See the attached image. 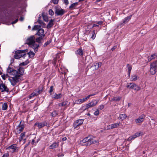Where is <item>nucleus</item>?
<instances>
[{
	"label": "nucleus",
	"instance_id": "1",
	"mask_svg": "<svg viewBox=\"0 0 157 157\" xmlns=\"http://www.w3.org/2000/svg\"><path fill=\"white\" fill-rule=\"evenodd\" d=\"M24 71V68L21 67H19L17 71L10 67H8L7 69L6 75L11 76L9 79L12 85L15 86L20 81L21 76L23 75Z\"/></svg>",
	"mask_w": 157,
	"mask_h": 157
},
{
	"label": "nucleus",
	"instance_id": "2",
	"mask_svg": "<svg viewBox=\"0 0 157 157\" xmlns=\"http://www.w3.org/2000/svg\"><path fill=\"white\" fill-rule=\"evenodd\" d=\"M35 40L36 37L34 36H31L27 39L26 44L34 49L35 52H36L37 51L39 44L36 43Z\"/></svg>",
	"mask_w": 157,
	"mask_h": 157
},
{
	"label": "nucleus",
	"instance_id": "3",
	"mask_svg": "<svg viewBox=\"0 0 157 157\" xmlns=\"http://www.w3.org/2000/svg\"><path fill=\"white\" fill-rule=\"evenodd\" d=\"M92 137V136H89L85 138L80 141L79 144H81L82 145L88 146L92 144H96L98 142V140L96 141L93 140Z\"/></svg>",
	"mask_w": 157,
	"mask_h": 157
},
{
	"label": "nucleus",
	"instance_id": "4",
	"mask_svg": "<svg viewBox=\"0 0 157 157\" xmlns=\"http://www.w3.org/2000/svg\"><path fill=\"white\" fill-rule=\"evenodd\" d=\"M27 51V49L16 51H15V55L14 56V58L15 59H18L21 57H23L24 58L26 56V53Z\"/></svg>",
	"mask_w": 157,
	"mask_h": 157
},
{
	"label": "nucleus",
	"instance_id": "5",
	"mask_svg": "<svg viewBox=\"0 0 157 157\" xmlns=\"http://www.w3.org/2000/svg\"><path fill=\"white\" fill-rule=\"evenodd\" d=\"M157 71V61H155L150 64V72L152 75H154Z\"/></svg>",
	"mask_w": 157,
	"mask_h": 157
},
{
	"label": "nucleus",
	"instance_id": "6",
	"mask_svg": "<svg viewBox=\"0 0 157 157\" xmlns=\"http://www.w3.org/2000/svg\"><path fill=\"white\" fill-rule=\"evenodd\" d=\"M98 101L99 100L97 101H96V100H94L92 101L91 102L87 104L86 105L85 109H86L90 107H92L95 106L97 104Z\"/></svg>",
	"mask_w": 157,
	"mask_h": 157
},
{
	"label": "nucleus",
	"instance_id": "7",
	"mask_svg": "<svg viewBox=\"0 0 157 157\" xmlns=\"http://www.w3.org/2000/svg\"><path fill=\"white\" fill-rule=\"evenodd\" d=\"M0 89L2 92H8L9 90V88L3 82H2L0 85Z\"/></svg>",
	"mask_w": 157,
	"mask_h": 157
},
{
	"label": "nucleus",
	"instance_id": "8",
	"mask_svg": "<svg viewBox=\"0 0 157 157\" xmlns=\"http://www.w3.org/2000/svg\"><path fill=\"white\" fill-rule=\"evenodd\" d=\"M120 124V123H118L110 125L107 126V129L109 130L117 128L119 126Z\"/></svg>",
	"mask_w": 157,
	"mask_h": 157
},
{
	"label": "nucleus",
	"instance_id": "9",
	"mask_svg": "<svg viewBox=\"0 0 157 157\" xmlns=\"http://www.w3.org/2000/svg\"><path fill=\"white\" fill-rule=\"evenodd\" d=\"M47 123L46 121H44L43 122H36L35 125L38 127L39 128H41L47 125Z\"/></svg>",
	"mask_w": 157,
	"mask_h": 157
},
{
	"label": "nucleus",
	"instance_id": "10",
	"mask_svg": "<svg viewBox=\"0 0 157 157\" xmlns=\"http://www.w3.org/2000/svg\"><path fill=\"white\" fill-rule=\"evenodd\" d=\"M17 145L16 144H14L8 147L9 149L11 150V151L12 152H14L18 151L17 150Z\"/></svg>",
	"mask_w": 157,
	"mask_h": 157
},
{
	"label": "nucleus",
	"instance_id": "11",
	"mask_svg": "<svg viewBox=\"0 0 157 157\" xmlns=\"http://www.w3.org/2000/svg\"><path fill=\"white\" fill-rule=\"evenodd\" d=\"M65 13V11L62 9H56L55 11V14L57 15H62Z\"/></svg>",
	"mask_w": 157,
	"mask_h": 157
},
{
	"label": "nucleus",
	"instance_id": "12",
	"mask_svg": "<svg viewBox=\"0 0 157 157\" xmlns=\"http://www.w3.org/2000/svg\"><path fill=\"white\" fill-rule=\"evenodd\" d=\"M21 121L20 122L19 125L17 126L16 129L17 132L18 133H20L22 132L24 128V125L23 124L21 125Z\"/></svg>",
	"mask_w": 157,
	"mask_h": 157
},
{
	"label": "nucleus",
	"instance_id": "13",
	"mask_svg": "<svg viewBox=\"0 0 157 157\" xmlns=\"http://www.w3.org/2000/svg\"><path fill=\"white\" fill-rule=\"evenodd\" d=\"M44 30L43 29H39L37 33H36L37 35H38L39 36H43V35H44Z\"/></svg>",
	"mask_w": 157,
	"mask_h": 157
},
{
	"label": "nucleus",
	"instance_id": "14",
	"mask_svg": "<svg viewBox=\"0 0 157 157\" xmlns=\"http://www.w3.org/2000/svg\"><path fill=\"white\" fill-rule=\"evenodd\" d=\"M102 63L101 62H99L98 63H96L94 64L93 67H94L95 70H97L98 68L100 67L102 65Z\"/></svg>",
	"mask_w": 157,
	"mask_h": 157
},
{
	"label": "nucleus",
	"instance_id": "15",
	"mask_svg": "<svg viewBox=\"0 0 157 157\" xmlns=\"http://www.w3.org/2000/svg\"><path fill=\"white\" fill-rule=\"evenodd\" d=\"M44 36L45 35H43V36H40V37L36 38L35 42L36 41V42L38 43L39 44V43L41 42V40H43Z\"/></svg>",
	"mask_w": 157,
	"mask_h": 157
},
{
	"label": "nucleus",
	"instance_id": "16",
	"mask_svg": "<svg viewBox=\"0 0 157 157\" xmlns=\"http://www.w3.org/2000/svg\"><path fill=\"white\" fill-rule=\"evenodd\" d=\"M135 84L134 83H128L126 86L128 88L133 89Z\"/></svg>",
	"mask_w": 157,
	"mask_h": 157
},
{
	"label": "nucleus",
	"instance_id": "17",
	"mask_svg": "<svg viewBox=\"0 0 157 157\" xmlns=\"http://www.w3.org/2000/svg\"><path fill=\"white\" fill-rule=\"evenodd\" d=\"M132 16V15H130L129 16L125 18L123 20L122 24H125V23L128 22L131 19Z\"/></svg>",
	"mask_w": 157,
	"mask_h": 157
},
{
	"label": "nucleus",
	"instance_id": "18",
	"mask_svg": "<svg viewBox=\"0 0 157 157\" xmlns=\"http://www.w3.org/2000/svg\"><path fill=\"white\" fill-rule=\"evenodd\" d=\"M54 20L51 19L49 22L48 24V25L47 27L48 29H50L54 25L53 23Z\"/></svg>",
	"mask_w": 157,
	"mask_h": 157
},
{
	"label": "nucleus",
	"instance_id": "19",
	"mask_svg": "<svg viewBox=\"0 0 157 157\" xmlns=\"http://www.w3.org/2000/svg\"><path fill=\"white\" fill-rule=\"evenodd\" d=\"M75 54L77 55H79L80 56H82L83 55V51L82 49L79 48L75 52Z\"/></svg>",
	"mask_w": 157,
	"mask_h": 157
},
{
	"label": "nucleus",
	"instance_id": "20",
	"mask_svg": "<svg viewBox=\"0 0 157 157\" xmlns=\"http://www.w3.org/2000/svg\"><path fill=\"white\" fill-rule=\"evenodd\" d=\"M78 5V2L74 3L71 4V5L70 6L69 8L70 10H73L74 9H75L76 7Z\"/></svg>",
	"mask_w": 157,
	"mask_h": 157
},
{
	"label": "nucleus",
	"instance_id": "21",
	"mask_svg": "<svg viewBox=\"0 0 157 157\" xmlns=\"http://www.w3.org/2000/svg\"><path fill=\"white\" fill-rule=\"evenodd\" d=\"M61 94H57L56 93H55L53 95V98L55 99H58L59 98H61Z\"/></svg>",
	"mask_w": 157,
	"mask_h": 157
},
{
	"label": "nucleus",
	"instance_id": "22",
	"mask_svg": "<svg viewBox=\"0 0 157 157\" xmlns=\"http://www.w3.org/2000/svg\"><path fill=\"white\" fill-rule=\"evenodd\" d=\"M127 67H128L127 69L128 70V76H129L130 74L131 71L132 69V67L131 66L128 64H127Z\"/></svg>",
	"mask_w": 157,
	"mask_h": 157
},
{
	"label": "nucleus",
	"instance_id": "23",
	"mask_svg": "<svg viewBox=\"0 0 157 157\" xmlns=\"http://www.w3.org/2000/svg\"><path fill=\"white\" fill-rule=\"evenodd\" d=\"M8 107V105L6 102L4 103L2 105V109L5 110L7 109Z\"/></svg>",
	"mask_w": 157,
	"mask_h": 157
},
{
	"label": "nucleus",
	"instance_id": "24",
	"mask_svg": "<svg viewBox=\"0 0 157 157\" xmlns=\"http://www.w3.org/2000/svg\"><path fill=\"white\" fill-rule=\"evenodd\" d=\"M156 55L155 54L152 55H151L150 57H148V60L149 61H151V60L155 59V57H156Z\"/></svg>",
	"mask_w": 157,
	"mask_h": 157
},
{
	"label": "nucleus",
	"instance_id": "25",
	"mask_svg": "<svg viewBox=\"0 0 157 157\" xmlns=\"http://www.w3.org/2000/svg\"><path fill=\"white\" fill-rule=\"evenodd\" d=\"M58 145L56 143H54L52 144L49 147L50 149H53L56 148Z\"/></svg>",
	"mask_w": 157,
	"mask_h": 157
},
{
	"label": "nucleus",
	"instance_id": "26",
	"mask_svg": "<svg viewBox=\"0 0 157 157\" xmlns=\"http://www.w3.org/2000/svg\"><path fill=\"white\" fill-rule=\"evenodd\" d=\"M25 132H24L21 134L20 136L21 137V139H24V143H25V140H26V138H25Z\"/></svg>",
	"mask_w": 157,
	"mask_h": 157
},
{
	"label": "nucleus",
	"instance_id": "27",
	"mask_svg": "<svg viewBox=\"0 0 157 157\" xmlns=\"http://www.w3.org/2000/svg\"><path fill=\"white\" fill-rule=\"evenodd\" d=\"M83 119H79L77 120L76 121V122L78 124L79 126L82 124L83 123Z\"/></svg>",
	"mask_w": 157,
	"mask_h": 157
},
{
	"label": "nucleus",
	"instance_id": "28",
	"mask_svg": "<svg viewBox=\"0 0 157 157\" xmlns=\"http://www.w3.org/2000/svg\"><path fill=\"white\" fill-rule=\"evenodd\" d=\"M26 55H28L30 58L33 57L35 55V53L32 51H30L29 52L26 53Z\"/></svg>",
	"mask_w": 157,
	"mask_h": 157
},
{
	"label": "nucleus",
	"instance_id": "29",
	"mask_svg": "<svg viewBox=\"0 0 157 157\" xmlns=\"http://www.w3.org/2000/svg\"><path fill=\"white\" fill-rule=\"evenodd\" d=\"M41 26L39 25H35L34 27L32 28L33 30H39V29H41Z\"/></svg>",
	"mask_w": 157,
	"mask_h": 157
},
{
	"label": "nucleus",
	"instance_id": "30",
	"mask_svg": "<svg viewBox=\"0 0 157 157\" xmlns=\"http://www.w3.org/2000/svg\"><path fill=\"white\" fill-rule=\"evenodd\" d=\"M144 120V118H137L135 120V122L137 124L143 122Z\"/></svg>",
	"mask_w": 157,
	"mask_h": 157
},
{
	"label": "nucleus",
	"instance_id": "31",
	"mask_svg": "<svg viewBox=\"0 0 157 157\" xmlns=\"http://www.w3.org/2000/svg\"><path fill=\"white\" fill-rule=\"evenodd\" d=\"M143 134V133L142 132H137L136 133L134 134V136L136 138L138 137L139 136H140L141 135H142Z\"/></svg>",
	"mask_w": 157,
	"mask_h": 157
},
{
	"label": "nucleus",
	"instance_id": "32",
	"mask_svg": "<svg viewBox=\"0 0 157 157\" xmlns=\"http://www.w3.org/2000/svg\"><path fill=\"white\" fill-rule=\"evenodd\" d=\"M134 86L135 87H134L133 89L135 90L138 91L141 90V88L140 87L136 85V84H135Z\"/></svg>",
	"mask_w": 157,
	"mask_h": 157
},
{
	"label": "nucleus",
	"instance_id": "33",
	"mask_svg": "<svg viewBox=\"0 0 157 157\" xmlns=\"http://www.w3.org/2000/svg\"><path fill=\"white\" fill-rule=\"evenodd\" d=\"M121 99V97H115L111 99V101H119Z\"/></svg>",
	"mask_w": 157,
	"mask_h": 157
},
{
	"label": "nucleus",
	"instance_id": "34",
	"mask_svg": "<svg viewBox=\"0 0 157 157\" xmlns=\"http://www.w3.org/2000/svg\"><path fill=\"white\" fill-rule=\"evenodd\" d=\"M136 137H135L134 135H133L127 139V140L128 141H130L132 140H134Z\"/></svg>",
	"mask_w": 157,
	"mask_h": 157
},
{
	"label": "nucleus",
	"instance_id": "35",
	"mask_svg": "<svg viewBox=\"0 0 157 157\" xmlns=\"http://www.w3.org/2000/svg\"><path fill=\"white\" fill-rule=\"evenodd\" d=\"M88 99V97H87L86 98H84L82 99H80V103H83V102L85 101L86 100H87Z\"/></svg>",
	"mask_w": 157,
	"mask_h": 157
},
{
	"label": "nucleus",
	"instance_id": "36",
	"mask_svg": "<svg viewBox=\"0 0 157 157\" xmlns=\"http://www.w3.org/2000/svg\"><path fill=\"white\" fill-rule=\"evenodd\" d=\"M52 40V39H50L47 42H45L44 44V46L45 47L46 46H47L51 42Z\"/></svg>",
	"mask_w": 157,
	"mask_h": 157
},
{
	"label": "nucleus",
	"instance_id": "37",
	"mask_svg": "<svg viewBox=\"0 0 157 157\" xmlns=\"http://www.w3.org/2000/svg\"><path fill=\"white\" fill-rule=\"evenodd\" d=\"M29 63V62L27 61H26L25 62H22L21 63H20L19 64V66H25L27 65Z\"/></svg>",
	"mask_w": 157,
	"mask_h": 157
},
{
	"label": "nucleus",
	"instance_id": "38",
	"mask_svg": "<svg viewBox=\"0 0 157 157\" xmlns=\"http://www.w3.org/2000/svg\"><path fill=\"white\" fill-rule=\"evenodd\" d=\"M96 34H95V30H94L92 32V35L91 37V38H92L93 40L95 38Z\"/></svg>",
	"mask_w": 157,
	"mask_h": 157
},
{
	"label": "nucleus",
	"instance_id": "39",
	"mask_svg": "<svg viewBox=\"0 0 157 157\" xmlns=\"http://www.w3.org/2000/svg\"><path fill=\"white\" fill-rule=\"evenodd\" d=\"M58 114L57 111H54L52 113V117H56Z\"/></svg>",
	"mask_w": 157,
	"mask_h": 157
},
{
	"label": "nucleus",
	"instance_id": "40",
	"mask_svg": "<svg viewBox=\"0 0 157 157\" xmlns=\"http://www.w3.org/2000/svg\"><path fill=\"white\" fill-rule=\"evenodd\" d=\"M131 79L132 81H135L137 79V76L136 75L133 76L132 77Z\"/></svg>",
	"mask_w": 157,
	"mask_h": 157
},
{
	"label": "nucleus",
	"instance_id": "41",
	"mask_svg": "<svg viewBox=\"0 0 157 157\" xmlns=\"http://www.w3.org/2000/svg\"><path fill=\"white\" fill-rule=\"evenodd\" d=\"M36 93H32L29 96V99H30L32 98L35 96H36Z\"/></svg>",
	"mask_w": 157,
	"mask_h": 157
},
{
	"label": "nucleus",
	"instance_id": "42",
	"mask_svg": "<svg viewBox=\"0 0 157 157\" xmlns=\"http://www.w3.org/2000/svg\"><path fill=\"white\" fill-rule=\"evenodd\" d=\"M67 101H64L62 103L59 104V105L60 106L61 105L62 106H65L67 104Z\"/></svg>",
	"mask_w": 157,
	"mask_h": 157
},
{
	"label": "nucleus",
	"instance_id": "43",
	"mask_svg": "<svg viewBox=\"0 0 157 157\" xmlns=\"http://www.w3.org/2000/svg\"><path fill=\"white\" fill-rule=\"evenodd\" d=\"M48 12L49 15L52 16L54 14V12L52 9L49 10Z\"/></svg>",
	"mask_w": 157,
	"mask_h": 157
},
{
	"label": "nucleus",
	"instance_id": "44",
	"mask_svg": "<svg viewBox=\"0 0 157 157\" xmlns=\"http://www.w3.org/2000/svg\"><path fill=\"white\" fill-rule=\"evenodd\" d=\"M127 116L124 114H121L120 115L119 118H126Z\"/></svg>",
	"mask_w": 157,
	"mask_h": 157
},
{
	"label": "nucleus",
	"instance_id": "45",
	"mask_svg": "<svg viewBox=\"0 0 157 157\" xmlns=\"http://www.w3.org/2000/svg\"><path fill=\"white\" fill-rule=\"evenodd\" d=\"M80 99L76 100L75 101L74 103L77 104H81V103H80Z\"/></svg>",
	"mask_w": 157,
	"mask_h": 157
},
{
	"label": "nucleus",
	"instance_id": "46",
	"mask_svg": "<svg viewBox=\"0 0 157 157\" xmlns=\"http://www.w3.org/2000/svg\"><path fill=\"white\" fill-rule=\"evenodd\" d=\"M104 105H101L98 106V108L100 110H101L103 109L104 108Z\"/></svg>",
	"mask_w": 157,
	"mask_h": 157
},
{
	"label": "nucleus",
	"instance_id": "47",
	"mask_svg": "<svg viewBox=\"0 0 157 157\" xmlns=\"http://www.w3.org/2000/svg\"><path fill=\"white\" fill-rule=\"evenodd\" d=\"M43 17L44 20L45 21H48V18L47 16H43Z\"/></svg>",
	"mask_w": 157,
	"mask_h": 157
},
{
	"label": "nucleus",
	"instance_id": "48",
	"mask_svg": "<svg viewBox=\"0 0 157 157\" xmlns=\"http://www.w3.org/2000/svg\"><path fill=\"white\" fill-rule=\"evenodd\" d=\"M79 126V125L78 124H77L75 122L74 125L73 127L75 129L78 128V127Z\"/></svg>",
	"mask_w": 157,
	"mask_h": 157
},
{
	"label": "nucleus",
	"instance_id": "49",
	"mask_svg": "<svg viewBox=\"0 0 157 157\" xmlns=\"http://www.w3.org/2000/svg\"><path fill=\"white\" fill-rule=\"evenodd\" d=\"M94 114L96 116L98 115L99 114V111L98 110H96L94 112Z\"/></svg>",
	"mask_w": 157,
	"mask_h": 157
},
{
	"label": "nucleus",
	"instance_id": "50",
	"mask_svg": "<svg viewBox=\"0 0 157 157\" xmlns=\"http://www.w3.org/2000/svg\"><path fill=\"white\" fill-rule=\"evenodd\" d=\"M59 2V0H52V2L54 4H57Z\"/></svg>",
	"mask_w": 157,
	"mask_h": 157
},
{
	"label": "nucleus",
	"instance_id": "51",
	"mask_svg": "<svg viewBox=\"0 0 157 157\" xmlns=\"http://www.w3.org/2000/svg\"><path fill=\"white\" fill-rule=\"evenodd\" d=\"M63 3L66 5H68L69 3L68 0H63Z\"/></svg>",
	"mask_w": 157,
	"mask_h": 157
},
{
	"label": "nucleus",
	"instance_id": "52",
	"mask_svg": "<svg viewBox=\"0 0 157 157\" xmlns=\"http://www.w3.org/2000/svg\"><path fill=\"white\" fill-rule=\"evenodd\" d=\"M56 58L54 59L52 63L54 65H55L56 64Z\"/></svg>",
	"mask_w": 157,
	"mask_h": 157
},
{
	"label": "nucleus",
	"instance_id": "53",
	"mask_svg": "<svg viewBox=\"0 0 157 157\" xmlns=\"http://www.w3.org/2000/svg\"><path fill=\"white\" fill-rule=\"evenodd\" d=\"M53 86H51L50 88V90H49V92L50 93H51L53 91Z\"/></svg>",
	"mask_w": 157,
	"mask_h": 157
},
{
	"label": "nucleus",
	"instance_id": "54",
	"mask_svg": "<svg viewBox=\"0 0 157 157\" xmlns=\"http://www.w3.org/2000/svg\"><path fill=\"white\" fill-rule=\"evenodd\" d=\"M9 156L8 153H6L3 155L2 157H7Z\"/></svg>",
	"mask_w": 157,
	"mask_h": 157
},
{
	"label": "nucleus",
	"instance_id": "55",
	"mask_svg": "<svg viewBox=\"0 0 157 157\" xmlns=\"http://www.w3.org/2000/svg\"><path fill=\"white\" fill-rule=\"evenodd\" d=\"M18 21V19H16L15 21H13V22H12V24H15L16 23V22H17V21Z\"/></svg>",
	"mask_w": 157,
	"mask_h": 157
},
{
	"label": "nucleus",
	"instance_id": "56",
	"mask_svg": "<svg viewBox=\"0 0 157 157\" xmlns=\"http://www.w3.org/2000/svg\"><path fill=\"white\" fill-rule=\"evenodd\" d=\"M67 137H64L62 138V140L63 141H64L66 140Z\"/></svg>",
	"mask_w": 157,
	"mask_h": 157
},
{
	"label": "nucleus",
	"instance_id": "57",
	"mask_svg": "<svg viewBox=\"0 0 157 157\" xmlns=\"http://www.w3.org/2000/svg\"><path fill=\"white\" fill-rule=\"evenodd\" d=\"M117 48V46H114V47H113L112 48H111V50L112 51H114V50H115L116 48Z\"/></svg>",
	"mask_w": 157,
	"mask_h": 157
},
{
	"label": "nucleus",
	"instance_id": "58",
	"mask_svg": "<svg viewBox=\"0 0 157 157\" xmlns=\"http://www.w3.org/2000/svg\"><path fill=\"white\" fill-rule=\"evenodd\" d=\"M43 90V89L42 88L41 90H39L38 91V94H40L42 92Z\"/></svg>",
	"mask_w": 157,
	"mask_h": 157
},
{
	"label": "nucleus",
	"instance_id": "59",
	"mask_svg": "<svg viewBox=\"0 0 157 157\" xmlns=\"http://www.w3.org/2000/svg\"><path fill=\"white\" fill-rule=\"evenodd\" d=\"M6 75H2V77L3 79L5 80L6 79Z\"/></svg>",
	"mask_w": 157,
	"mask_h": 157
},
{
	"label": "nucleus",
	"instance_id": "60",
	"mask_svg": "<svg viewBox=\"0 0 157 157\" xmlns=\"http://www.w3.org/2000/svg\"><path fill=\"white\" fill-rule=\"evenodd\" d=\"M95 94H90V95H88L87 97H88V98L89 99L90 97H91V96H94Z\"/></svg>",
	"mask_w": 157,
	"mask_h": 157
},
{
	"label": "nucleus",
	"instance_id": "61",
	"mask_svg": "<svg viewBox=\"0 0 157 157\" xmlns=\"http://www.w3.org/2000/svg\"><path fill=\"white\" fill-rule=\"evenodd\" d=\"M30 142L29 141L27 144H25V147H27L29 146V144H30Z\"/></svg>",
	"mask_w": 157,
	"mask_h": 157
},
{
	"label": "nucleus",
	"instance_id": "62",
	"mask_svg": "<svg viewBox=\"0 0 157 157\" xmlns=\"http://www.w3.org/2000/svg\"><path fill=\"white\" fill-rule=\"evenodd\" d=\"M24 19V18L22 17H20L19 20L21 21H23Z\"/></svg>",
	"mask_w": 157,
	"mask_h": 157
},
{
	"label": "nucleus",
	"instance_id": "63",
	"mask_svg": "<svg viewBox=\"0 0 157 157\" xmlns=\"http://www.w3.org/2000/svg\"><path fill=\"white\" fill-rule=\"evenodd\" d=\"M97 23H98V25H101V24L102 23V21H98V22H97Z\"/></svg>",
	"mask_w": 157,
	"mask_h": 157
},
{
	"label": "nucleus",
	"instance_id": "64",
	"mask_svg": "<svg viewBox=\"0 0 157 157\" xmlns=\"http://www.w3.org/2000/svg\"><path fill=\"white\" fill-rule=\"evenodd\" d=\"M35 141L34 140V139H33L32 140V141L31 144H33L35 143Z\"/></svg>",
	"mask_w": 157,
	"mask_h": 157
}]
</instances>
